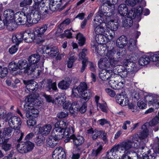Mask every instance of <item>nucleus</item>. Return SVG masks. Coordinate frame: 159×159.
<instances>
[{"label":"nucleus","instance_id":"obj_1","mask_svg":"<svg viewBox=\"0 0 159 159\" xmlns=\"http://www.w3.org/2000/svg\"><path fill=\"white\" fill-rule=\"evenodd\" d=\"M55 128L51 135L47 139V145L52 148L57 143L58 140L68 137L70 134L74 132V128L68 125L63 121L57 122L55 125Z\"/></svg>","mask_w":159,"mask_h":159},{"label":"nucleus","instance_id":"obj_2","mask_svg":"<svg viewBox=\"0 0 159 159\" xmlns=\"http://www.w3.org/2000/svg\"><path fill=\"white\" fill-rule=\"evenodd\" d=\"M39 99V94H35L29 95L25 98L24 110L27 118H34L38 116L39 111L35 107L41 103Z\"/></svg>","mask_w":159,"mask_h":159},{"label":"nucleus","instance_id":"obj_3","mask_svg":"<svg viewBox=\"0 0 159 159\" xmlns=\"http://www.w3.org/2000/svg\"><path fill=\"white\" fill-rule=\"evenodd\" d=\"M139 136L138 134H135L132 136L131 140H128L121 142L124 143L125 145L126 148L125 149V155L124 156V159L129 158L130 159H138V157L136 151H132L131 150L133 148L144 149V147L140 145L138 140Z\"/></svg>","mask_w":159,"mask_h":159},{"label":"nucleus","instance_id":"obj_4","mask_svg":"<svg viewBox=\"0 0 159 159\" xmlns=\"http://www.w3.org/2000/svg\"><path fill=\"white\" fill-rule=\"evenodd\" d=\"M88 88L86 83L81 82L78 86H75L73 88L71 96L73 97L83 98L86 102H87L91 96L90 93L85 92Z\"/></svg>","mask_w":159,"mask_h":159},{"label":"nucleus","instance_id":"obj_5","mask_svg":"<svg viewBox=\"0 0 159 159\" xmlns=\"http://www.w3.org/2000/svg\"><path fill=\"white\" fill-rule=\"evenodd\" d=\"M33 5L30 7L28 8L29 11L28 19L29 23L30 24H36L38 23L41 18V13L44 11L43 13L45 14L48 13V10L46 9V7H38L37 8L33 7Z\"/></svg>","mask_w":159,"mask_h":159},{"label":"nucleus","instance_id":"obj_6","mask_svg":"<svg viewBox=\"0 0 159 159\" xmlns=\"http://www.w3.org/2000/svg\"><path fill=\"white\" fill-rule=\"evenodd\" d=\"M40 57L37 54H34L30 56L28 59L29 62V68H27L26 70L30 74H33L36 77H37L41 74L42 71L37 63L39 61Z\"/></svg>","mask_w":159,"mask_h":159},{"label":"nucleus","instance_id":"obj_7","mask_svg":"<svg viewBox=\"0 0 159 159\" xmlns=\"http://www.w3.org/2000/svg\"><path fill=\"white\" fill-rule=\"evenodd\" d=\"M15 15L16 12L12 9H8L4 11V23L9 30H14L17 27V23L15 22Z\"/></svg>","mask_w":159,"mask_h":159},{"label":"nucleus","instance_id":"obj_8","mask_svg":"<svg viewBox=\"0 0 159 159\" xmlns=\"http://www.w3.org/2000/svg\"><path fill=\"white\" fill-rule=\"evenodd\" d=\"M125 145L124 143H120L114 145L109 151L107 152L106 157L107 159H115L117 155H120L123 154L121 158L124 159V156L125 154V149H126L125 147ZM125 159H130L129 158H127Z\"/></svg>","mask_w":159,"mask_h":159},{"label":"nucleus","instance_id":"obj_9","mask_svg":"<svg viewBox=\"0 0 159 159\" xmlns=\"http://www.w3.org/2000/svg\"><path fill=\"white\" fill-rule=\"evenodd\" d=\"M5 121L8 122L10 127H12L14 129V134H17L20 132V128L21 124L20 119L16 116L9 115V118L6 119Z\"/></svg>","mask_w":159,"mask_h":159},{"label":"nucleus","instance_id":"obj_10","mask_svg":"<svg viewBox=\"0 0 159 159\" xmlns=\"http://www.w3.org/2000/svg\"><path fill=\"white\" fill-rule=\"evenodd\" d=\"M29 11L27 7H24L21 11H18L16 12L15 15V22L21 25H24L27 22L29 23L28 15Z\"/></svg>","mask_w":159,"mask_h":159},{"label":"nucleus","instance_id":"obj_11","mask_svg":"<svg viewBox=\"0 0 159 159\" xmlns=\"http://www.w3.org/2000/svg\"><path fill=\"white\" fill-rule=\"evenodd\" d=\"M111 75V77L109 81L110 86L115 89L119 90L122 88L124 86V83L123 82H119L118 80L120 79V76L115 73H112Z\"/></svg>","mask_w":159,"mask_h":159},{"label":"nucleus","instance_id":"obj_12","mask_svg":"<svg viewBox=\"0 0 159 159\" xmlns=\"http://www.w3.org/2000/svg\"><path fill=\"white\" fill-rule=\"evenodd\" d=\"M118 26L117 21L113 20H110L107 23L106 26L107 29L105 34H107L108 33L111 38H113L115 35V31L118 29Z\"/></svg>","mask_w":159,"mask_h":159},{"label":"nucleus","instance_id":"obj_13","mask_svg":"<svg viewBox=\"0 0 159 159\" xmlns=\"http://www.w3.org/2000/svg\"><path fill=\"white\" fill-rule=\"evenodd\" d=\"M135 17V14L134 11H131L129 12L127 16L125 17L123 20V26L127 28L131 27L133 23V19Z\"/></svg>","mask_w":159,"mask_h":159},{"label":"nucleus","instance_id":"obj_14","mask_svg":"<svg viewBox=\"0 0 159 159\" xmlns=\"http://www.w3.org/2000/svg\"><path fill=\"white\" fill-rule=\"evenodd\" d=\"M105 33L102 34L96 35L95 39L96 41L98 43L105 44L113 39L111 38L110 37H109V34L108 33L107 34H106Z\"/></svg>","mask_w":159,"mask_h":159},{"label":"nucleus","instance_id":"obj_15","mask_svg":"<svg viewBox=\"0 0 159 159\" xmlns=\"http://www.w3.org/2000/svg\"><path fill=\"white\" fill-rule=\"evenodd\" d=\"M52 157L53 159H65L66 154L62 148H57L53 152Z\"/></svg>","mask_w":159,"mask_h":159},{"label":"nucleus","instance_id":"obj_16","mask_svg":"<svg viewBox=\"0 0 159 159\" xmlns=\"http://www.w3.org/2000/svg\"><path fill=\"white\" fill-rule=\"evenodd\" d=\"M24 83L26 85V89L30 92L36 90L39 87L37 83L33 80L24 81Z\"/></svg>","mask_w":159,"mask_h":159},{"label":"nucleus","instance_id":"obj_17","mask_svg":"<svg viewBox=\"0 0 159 159\" xmlns=\"http://www.w3.org/2000/svg\"><path fill=\"white\" fill-rule=\"evenodd\" d=\"M87 53V50L86 49H83L81 52L78 55V60H83L82 61V66L81 69V71L83 72L86 66V63L88 62V59L86 57Z\"/></svg>","mask_w":159,"mask_h":159},{"label":"nucleus","instance_id":"obj_18","mask_svg":"<svg viewBox=\"0 0 159 159\" xmlns=\"http://www.w3.org/2000/svg\"><path fill=\"white\" fill-rule=\"evenodd\" d=\"M112 73H115L114 70L110 69L102 70L99 73V77L102 80L106 81L110 78Z\"/></svg>","mask_w":159,"mask_h":159},{"label":"nucleus","instance_id":"obj_19","mask_svg":"<svg viewBox=\"0 0 159 159\" xmlns=\"http://www.w3.org/2000/svg\"><path fill=\"white\" fill-rule=\"evenodd\" d=\"M64 0H51L50 2L49 8L50 10L54 12L59 10Z\"/></svg>","mask_w":159,"mask_h":159},{"label":"nucleus","instance_id":"obj_20","mask_svg":"<svg viewBox=\"0 0 159 159\" xmlns=\"http://www.w3.org/2000/svg\"><path fill=\"white\" fill-rule=\"evenodd\" d=\"M116 99L117 102L122 106H126L129 103V98L125 94L117 95Z\"/></svg>","mask_w":159,"mask_h":159},{"label":"nucleus","instance_id":"obj_21","mask_svg":"<svg viewBox=\"0 0 159 159\" xmlns=\"http://www.w3.org/2000/svg\"><path fill=\"white\" fill-rule=\"evenodd\" d=\"M43 53L48 54V55L51 57L56 56L58 52V49L56 47L50 48L48 47L43 46Z\"/></svg>","mask_w":159,"mask_h":159},{"label":"nucleus","instance_id":"obj_22","mask_svg":"<svg viewBox=\"0 0 159 159\" xmlns=\"http://www.w3.org/2000/svg\"><path fill=\"white\" fill-rule=\"evenodd\" d=\"M35 32H29L28 31H25L23 33V39L27 43H29L33 41L37 37L35 36Z\"/></svg>","mask_w":159,"mask_h":159},{"label":"nucleus","instance_id":"obj_23","mask_svg":"<svg viewBox=\"0 0 159 159\" xmlns=\"http://www.w3.org/2000/svg\"><path fill=\"white\" fill-rule=\"evenodd\" d=\"M70 139L73 140V143L76 147L81 145L84 142V138L81 136H76L73 134L70 136Z\"/></svg>","mask_w":159,"mask_h":159},{"label":"nucleus","instance_id":"obj_24","mask_svg":"<svg viewBox=\"0 0 159 159\" xmlns=\"http://www.w3.org/2000/svg\"><path fill=\"white\" fill-rule=\"evenodd\" d=\"M52 129V126L50 124H46L39 128L38 133L44 135H48Z\"/></svg>","mask_w":159,"mask_h":159},{"label":"nucleus","instance_id":"obj_25","mask_svg":"<svg viewBox=\"0 0 159 159\" xmlns=\"http://www.w3.org/2000/svg\"><path fill=\"white\" fill-rule=\"evenodd\" d=\"M109 61L106 57L100 59L98 62V66L102 69L109 68Z\"/></svg>","mask_w":159,"mask_h":159},{"label":"nucleus","instance_id":"obj_26","mask_svg":"<svg viewBox=\"0 0 159 159\" xmlns=\"http://www.w3.org/2000/svg\"><path fill=\"white\" fill-rule=\"evenodd\" d=\"M71 81L69 78L65 79L61 81L58 84L59 88L63 90H66L69 88Z\"/></svg>","mask_w":159,"mask_h":159},{"label":"nucleus","instance_id":"obj_27","mask_svg":"<svg viewBox=\"0 0 159 159\" xmlns=\"http://www.w3.org/2000/svg\"><path fill=\"white\" fill-rule=\"evenodd\" d=\"M117 11L118 13L120 15L125 16L128 13V8L126 4H121L119 5L117 7Z\"/></svg>","mask_w":159,"mask_h":159},{"label":"nucleus","instance_id":"obj_28","mask_svg":"<svg viewBox=\"0 0 159 159\" xmlns=\"http://www.w3.org/2000/svg\"><path fill=\"white\" fill-rule=\"evenodd\" d=\"M93 48L97 51L98 53L101 56H104L106 55L107 52V48L106 47H103L102 46H97L96 45L93 43L92 44Z\"/></svg>","mask_w":159,"mask_h":159},{"label":"nucleus","instance_id":"obj_29","mask_svg":"<svg viewBox=\"0 0 159 159\" xmlns=\"http://www.w3.org/2000/svg\"><path fill=\"white\" fill-rule=\"evenodd\" d=\"M17 64L18 69L20 70L25 69V72L28 73V74H30L26 70L27 68H29L30 66L28 65L27 61L26 60H20Z\"/></svg>","mask_w":159,"mask_h":159},{"label":"nucleus","instance_id":"obj_30","mask_svg":"<svg viewBox=\"0 0 159 159\" xmlns=\"http://www.w3.org/2000/svg\"><path fill=\"white\" fill-rule=\"evenodd\" d=\"M127 38L124 35H122L119 37L116 41L117 46L120 48H122L127 43Z\"/></svg>","mask_w":159,"mask_h":159},{"label":"nucleus","instance_id":"obj_31","mask_svg":"<svg viewBox=\"0 0 159 159\" xmlns=\"http://www.w3.org/2000/svg\"><path fill=\"white\" fill-rule=\"evenodd\" d=\"M48 29V25L44 24L39 28L35 31V33L38 37H42Z\"/></svg>","mask_w":159,"mask_h":159},{"label":"nucleus","instance_id":"obj_32","mask_svg":"<svg viewBox=\"0 0 159 159\" xmlns=\"http://www.w3.org/2000/svg\"><path fill=\"white\" fill-rule=\"evenodd\" d=\"M12 42L18 45L22 41L23 39V34L18 33L13 34L12 37Z\"/></svg>","mask_w":159,"mask_h":159},{"label":"nucleus","instance_id":"obj_33","mask_svg":"<svg viewBox=\"0 0 159 159\" xmlns=\"http://www.w3.org/2000/svg\"><path fill=\"white\" fill-rule=\"evenodd\" d=\"M93 26L96 35L104 34V33L106 31V30H104V28L102 26V24L98 25L95 23H93Z\"/></svg>","mask_w":159,"mask_h":159},{"label":"nucleus","instance_id":"obj_34","mask_svg":"<svg viewBox=\"0 0 159 159\" xmlns=\"http://www.w3.org/2000/svg\"><path fill=\"white\" fill-rule=\"evenodd\" d=\"M145 99L146 100V101H147V99H148L149 103L150 104H152L153 107H154L156 108H158L159 107V99H156L154 100H152V96H147L146 97Z\"/></svg>","mask_w":159,"mask_h":159},{"label":"nucleus","instance_id":"obj_35","mask_svg":"<svg viewBox=\"0 0 159 159\" xmlns=\"http://www.w3.org/2000/svg\"><path fill=\"white\" fill-rule=\"evenodd\" d=\"M157 154L153 149L149 150L148 154L143 156V159H155Z\"/></svg>","mask_w":159,"mask_h":159},{"label":"nucleus","instance_id":"obj_36","mask_svg":"<svg viewBox=\"0 0 159 159\" xmlns=\"http://www.w3.org/2000/svg\"><path fill=\"white\" fill-rule=\"evenodd\" d=\"M147 125L146 124L143 125L141 128L143 129L139 135V138L140 139H143L146 138L148 135V130L147 128Z\"/></svg>","mask_w":159,"mask_h":159},{"label":"nucleus","instance_id":"obj_37","mask_svg":"<svg viewBox=\"0 0 159 159\" xmlns=\"http://www.w3.org/2000/svg\"><path fill=\"white\" fill-rule=\"evenodd\" d=\"M12 127H7L4 128L2 132V137L9 138L11 136L12 131Z\"/></svg>","mask_w":159,"mask_h":159},{"label":"nucleus","instance_id":"obj_38","mask_svg":"<svg viewBox=\"0 0 159 159\" xmlns=\"http://www.w3.org/2000/svg\"><path fill=\"white\" fill-rule=\"evenodd\" d=\"M150 61V59L148 56H143L140 58L139 63L140 65L144 66L148 64Z\"/></svg>","mask_w":159,"mask_h":159},{"label":"nucleus","instance_id":"obj_39","mask_svg":"<svg viewBox=\"0 0 159 159\" xmlns=\"http://www.w3.org/2000/svg\"><path fill=\"white\" fill-rule=\"evenodd\" d=\"M143 94L142 90L139 89H136L132 93V96L133 98L138 100L140 98Z\"/></svg>","mask_w":159,"mask_h":159},{"label":"nucleus","instance_id":"obj_40","mask_svg":"<svg viewBox=\"0 0 159 159\" xmlns=\"http://www.w3.org/2000/svg\"><path fill=\"white\" fill-rule=\"evenodd\" d=\"M69 54H70V57L69 58L67 61V66L68 67L71 68L73 66L74 62L76 60V58L74 57V53L70 52Z\"/></svg>","mask_w":159,"mask_h":159},{"label":"nucleus","instance_id":"obj_41","mask_svg":"<svg viewBox=\"0 0 159 159\" xmlns=\"http://www.w3.org/2000/svg\"><path fill=\"white\" fill-rule=\"evenodd\" d=\"M17 151L21 153H26V148L24 142L19 143L17 145Z\"/></svg>","mask_w":159,"mask_h":159},{"label":"nucleus","instance_id":"obj_42","mask_svg":"<svg viewBox=\"0 0 159 159\" xmlns=\"http://www.w3.org/2000/svg\"><path fill=\"white\" fill-rule=\"evenodd\" d=\"M11 113L7 112L6 111L3 109H0V120L5 119L9 118V115H11Z\"/></svg>","mask_w":159,"mask_h":159},{"label":"nucleus","instance_id":"obj_43","mask_svg":"<svg viewBox=\"0 0 159 159\" xmlns=\"http://www.w3.org/2000/svg\"><path fill=\"white\" fill-rule=\"evenodd\" d=\"M34 3L33 4V7L37 8L38 7H45V0H33Z\"/></svg>","mask_w":159,"mask_h":159},{"label":"nucleus","instance_id":"obj_44","mask_svg":"<svg viewBox=\"0 0 159 159\" xmlns=\"http://www.w3.org/2000/svg\"><path fill=\"white\" fill-rule=\"evenodd\" d=\"M109 59V68L110 67H113L118 65L119 60L118 58L113 57Z\"/></svg>","mask_w":159,"mask_h":159},{"label":"nucleus","instance_id":"obj_45","mask_svg":"<svg viewBox=\"0 0 159 159\" xmlns=\"http://www.w3.org/2000/svg\"><path fill=\"white\" fill-rule=\"evenodd\" d=\"M8 73V69L7 67H2L0 62V77L2 78L7 76Z\"/></svg>","mask_w":159,"mask_h":159},{"label":"nucleus","instance_id":"obj_46","mask_svg":"<svg viewBox=\"0 0 159 159\" xmlns=\"http://www.w3.org/2000/svg\"><path fill=\"white\" fill-rule=\"evenodd\" d=\"M102 134L104 137H105L106 135V134L103 131L95 130L92 134V139L93 140L96 139L98 138V137H100V136Z\"/></svg>","mask_w":159,"mask_h":159},{"label":"nucleus","instance_id":"obj_47","mask_svg":"<svg viewBox=\"0 0 159 159\" xmlns=\"http://www.w3.org/2000/svg\"><path fill=\"white\" fill-rule=\"evenodd\" d=\"M76 38L78 40V43L80 46H82L84 45L85 39L82 34L80 33H78L77 34Z\"/></svg>","mask_w":159,"mask_h":159},{"label":"nucleus","instance_id":"obj_48","mask_svg":"<svg viewBox=\"0 0 159 159\" xmlns=\"http://www.w3.org/2000/svg\"><path fill=\"white\" fill-rule=\"evenodd\" d=\"M25 143L26 148V153L31 151L34 147V144L29 141H27Z\"/></svg>","mask_w":159,"mask_h":159},{"label":"nucleus","instance_id":"obj_49","mask_svg":"<svg viewBox=\"0 0 159 159\" xmlns=\"http://www.w3.org/2000/svg\"><path fill=\"white\" fill-rule=\"evenodd\" d=\"M102 149V146L101 145H100L97 149L93 150L92 155L95 157H97L100 154Z\"/></svg>","mask_w":159,"mask_h":159},{"label":"nucleus","instance_id":"obj_50","mask_svg":"<svg viewBox=\"0 0 159 159\" xmlns=\"http://www.w3.org/2000/svg\"><path fill=\"white\" fill-rule=\"evenodd\" d=\"M45 140V138L42 135L38 137L35 140L36 144L39 146H41L44 143Z\"/></svg>","mask_w":159,"mask_h":159},{"label":"nucleus","instance_id":"obj_51","mask_svg":"<svg viewBox=\"0 0 159 159\" xmlns=\"http://www.w3.org/2000/svg\"><path fill=\"white\" fill-rule=\"evenodd\" d=\"M7 139H4L3 143H2V148L5 151H7L10 150L11 147V144L7 143Z\"/></svg>","mask_w":159,"mask_h":159},{"label":"nucleus","instance_id":"obj_52","mask_svg":"<svg viewBox=\"0 0 159 159\" xmlns=\"http://www.w3.org/2000/svg\"><path fill=\"white\" fill-rule=\"evenodd\" d=\"M103 21V18L100 15H97L93 20V23H95L98 25L102 24Z\"/></svg>","mask_w":159,"mask_h":159},{"label":"nucleus","instance_id":"obj_53","mask_svg":"<svg viewBox=\"0 0 159 159\" xmlns=\"http://www.w3.org/2000/svg\"><path fill=\"white\" fill-rule=\"evenodd\" d=\"M32 2V0H23L20 3V7H26L27 6L31 5Z\"/></svg>","mask_w":159,"mask_h":159},{"label":"nucleus","instance_id":"obj_54","mask_svg":"<svg viewBox=\"0 0 159 159\" xmlns=\"http://www.w3.org/2000/svg\"><path fill=\"white\" fill-rule=\"evenodd\" d=\"M116 52V50L114 48H113L111 50H108L107 48L106 56L108 59H110V58H113L114 55Z\"/></svg>","mask_w":159,"mask_h":159},{"label":"nucleus","instance_id":"obj_55","mask_svg":"<svg viewBox=\"0 0 159 159\" xmlns=\"http://www.w3.org/2000/svg\"><path fill=\"white\" fill-rule=\"evenodd\" d=\"M78 111L77 106L75 103L71 104L69 108L70 112L71 114H74L77 113Z\"/></svg>","mask_w":159,"mask_h":159},{"label":"nucleus","instance_id":"obj_56","mask_svg":"<svg viewBox=\"0 0 159 159\" xmlns=\"http://www.w3.org/2000/svg\"><path fill=\"white\" fill-rule=\"evenodd\" d=\"M159 118L157 116L153 118L149 123V125L152 126L157 125L159 123Z\"/></svg>","mask_w":159,"mask_h":159},{"label":"nucleus","instance_id":"obj_57","mask_svg":"<svg viewBox=\"0 0 159 159\" xmlns=\"http://www.w3.org/2000/svg\"><path fill=\"white\" fill-rule=\"evenodd\" d=\"M137 106L140 109H145L146 107V103L144 100H140L137 102Z\"/></svg>","mask_w":159,"mask_h":159},{"label":"nucleus","instance_id":"obj_58","mask_svg":"<svg viewBox=\"0 0 159 159\" xmlns=\"http://www.w3.org/2000/svg\"><path fill=\"white\" fill-rule=\"evenodd\" d=\"M9 68L10 70L13 71H15L17 69V64H16L14 62H11L9 65Z\"/></svg>","mask_w":159,"mask_h":159},{"label":"nucleus","instance_id":"obj_59","mask_svg":"<svg viewBox=\"0 0 159 159\" xmlns=\"http://www.w3.org/2000/svg\"><path fill=\"white\" fill-rule=\"evenodd\" d=\"M78 110L81 113H85L87 110L86 103V102L83 103L81 107L78 109Z\"/></svg>","mask_w":159,"mask_h":159},{"label":"nucleus","instance_id":"obj_60","mask_svg":"<svg viewBox=\"0 0 159 159\" xmlns=\"http://www.w3.org/2000/svg\"><path fill=\"white\" fill-rule=\"evenodd\" d=\"M18 45L16 44L12 46L9 49V52L11 54H13L16 52L18 50Z\"/></svg>","mask_w":159,"mask_h":159},{"label":"nucleus","instance_id":"obj_61","mask_svg":"<svg viewBox=\"0 0 159 159\" xmlns=\"http://www.w3.org/2000/svg\"><path fill=\"white\" fill-rule=\"evenodd\" d=\"M125 2L127 5L132 7L134 6L137 3L136 0H126Z\"/></svg>","mask_w":159,"mask_h":159},{"label":"nucleus","instance_id":"obj_62","mask_svg":"<svg viewBox=\"0 0 159 159\" xmlns=\"http://www.w3.org/2000/svg\"><path fill=\"white\" fill-rule=\"evenodd\" d=\"M36 123V121L35 119H29L27 121V125L29 127L34 126Z\"/></svg>","mask_w":159,"mask_h":159},{"label":"nucleus","instance_id":"obj_63","mask_svg":"<svg viewBox=\"0 0 159 159\" xmlns=\"http://www.w3.org/2000/svg\"><path fill=\"white\" fill-rule=\"evenodd\" d=\"M106 93L110 96L113 97L116 95V93L114 91L109 88H107L105 90Z\"/></svg>","mask_w":159,"mask_h":159},{"label":"nucleus","instance_id":"obj_64","mask_svg":"<svg viewBox=\"0 0 159 159\" xmlns=\"http://www.w3.org/2000/svg\"><path fill=\"white\" fill-rule=\"evenodd\" d=\"M68 112H61L57 114V116L59 118H66L68 116Z\"/></svg>","mask_w":159,"mask_h":159}]
</instances>
